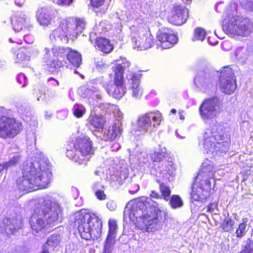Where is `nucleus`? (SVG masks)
Segmentation results:
<instances>
[{
    "label": "nucleus",
    "instance_id": "nucleus-1",
    "mask_svg": "<svg viewBox=\"0 0 253 253\" xmlns=\"http://www.w3.org/2000/svg\"><path fill=\"white\" fill-rule=\"evenodd\" d=\"M151 199L141 197L134 201L127 203L124 210V218H129L135 222L138 226L145 228L148 232H153L161 229L163 223L166 219V213L156 208L147 209Z\"/></svg>",
    "mask_w": 253,
    "mask_h": 253
},
{
    "label": "nucleus",
    "instance_id": "nucleus-2",
    "mask_svg": "<svg viewBox=\"0 0 253 253\" xmlns=\"http://www.w3.org/2000/svg\"><path fill=\"white\" fill-rule=\"evenodd\" d=\"M51 173L49 165L44 160L24 163L22 176L17 181L19 190L30 192L46 188L50 182Z\"/></svg>",
    "mask_w": 253,
    "mask_h": 253
},
{
    "label": "nucleus",
    "instance_id": "nucleus-3",
    "mask_svg": "<svg viewBox=\"0 0 253 253\" xmlns=\"http://www.w3.org/2000/svg\"><path fill=\"white\" fill-rule=\"evenodd\" d=\"M30 205L32 208L30 224L34 234L42 231L48 223L56 221L61 211L58 204L48 197L33 200Z\"/></svg>",
    "mask_w": 253,
    "mask_h": 253
},
{
    "label": "nucleus",
    "instance_id": "nucleus-4",
    "mask_svg": "<svg viewBox=\"0 0 253 253\" xmlns=\"http://www.w3.org/2000/svg\"><path fill=\"white\" fill-rule=\"evenodd\" d=\"M238 2V0H234L228 6L222 28L225 33L232 37H248L253 32V23L247 18L235 14Z\"/></svg>",
    "mask_w": 253,
    "mask_h": 253
},
{
    "label": "nucleus",
    "instance_id": "nucleus-5",
    "mask_svg": "<svg viewBox=\"0 0 253 253\" xmlns=\"http://www.w3.org/2000/svg\"><path fill=\"white\" fill-rule=\"evenodd\" d=\"M74 223L83 239L95 240L101 235L102 220L86 210H82L75 214Z\"/></svg>",
    "mask_w": 253,
    "mask_h": 253
},
{
    "label": "nucleus",
    "instance_id": "nucleus-6",
    "mask_svg": "<svg viewBox=\"0 0 253 253\" xmlns=\"http://www.w3.org/2000/svg\"><path fill=\"white\" fill-rule=\"evenodd\" d=\"M45 52L43 61L50 71H53L64 65V59L67 57L69 62L73 66L79 67L81 64L82 56L80 53L69 48L54 46L50 50L44 48Z\"/></svg>",
    "mask_w": 253,
    "mask_h": 253
},
{
    "label": "nucleus",
    "instance_id": "nucleus-7",
    "mask_svg": "<svg viewBox=\"0 0 253 253\" xmlns=\"http://www.w3.org/2000/svg\"><path fill=\"white\" fill-rule=\"evenodd\" d=\"M85 26L83 19H60L59 26L50 34L49 39L52 42L67 43L69 40L74 41L76 39L78 35L84 29Z\"/></svg>",
    "mask_w": 253,
    "mask_h": 253
},
{
    "label": "nucleus",
    "instance_id": "nucleus-8",
    "mask_svg": "<svg viewBox=\"0 0 253 253\" xmlns=\"http://www.w3.org/2000/svg\"><path fill=\"white\" fill-rule=\"evenodd\" d=\"M229 136L219 124L205 132L203 146L206 152L215 156L218 152H225L229 144Z\"/></svg>",
    "mask_w": 253,
    "mask_h": 253
},
{
    "label": "nucleus",
    "instance_id": "nucleus-9",
    "mask_svg": "<svg viewBox=\"0 0 253 253\" xmlns=\"http://www.w3.org/2000/svg\"><path fill=\"white\" fill-rule=\"evenodd\" d=\"M93 154L91 141L85 136L77 138L74 145V149H68L66 156L79 164H85Z\"/></svg>",
    "mask_w": 253,
    "mask_h": 253
},
{
    "label": "nucleus",
    "instance_id": "nucleus-10",
    "mask_svg": "<svg viewBox=\"0 0 253 253\" xmlns=\"http://www.w3.org/2000/svg\"><path fill=\"white\" fill-rule=\"evenodd\" d=\"M162 114L159 111L149 112L139 116L134 131L137 135L144 134L152 131L163 121Z\"/></svg>",
    "mask_w": 253,
    "mask_h": 253
},
{
    "label": "nucleus",
    "instance_id": "nucleus-11",
    "mask_svg": "<svg viewBox=\"0 0 253 253\" xmlns=\"http://www.w3.org/2000/svg\"><path fill=\"white\" fill-rule=\"evenodd\" d=\"M130 30L134 48L143 50L152 47L153 37L146 27L133 26Z\"/></svg>",
    "mask_w": 253,
    "mask_h": 253
},
{
    "label": "nucleus",
    "instance_id": "nucleus-12",
    "mask_svg": "<svg viewBox=\"0 0 253 253\" xmlns=\"http://www.w3.org/2000/svg\"><path fill=\"white\" fill-rule=\"evenodd\" d=\"M22 129L21 124L13 118H0V138H12Z\"/></svg>",
    "mask_w": 253,
    "mask_h": 253
},
{
    "label": "nucleus",
    "instance_id": "nucleus-13",
    "mask_svg": "<svg viewBox=\"0 0 253 253\" xmlns=\"http://www.w3.org/2000/svg\"><path fill=\"white\" fill-rule=\"evenodd\" d=\"M220 105V102L217 97H213L204 101L199 109L202 119L207 122L215 117L221 111Z\"/></svg>",
    "mask_w": 253,
    "mask_h": 253
},
{
    "label": "nucleus",
    "instance_id": "nucleus-14",
    "mask_svg": "<svg viewBox=\"0 0 253 253\" xmlns=\"http://www.w3.org/2000/svg\"><path fill=\"white\" fill-rule=\"evenodd\" d=\"M211 181L208 179L195 178L192 187L191 198L195 201L204 202L209 196Z\"/></svg>",
    "mask_w": 253,
    "mask_h": 253
},
{
    "label": "nucleus",
    "instance_id": "nucleus-15",
    "mask_svg": "<svg viewBox=\"0 0 253 253\" xmlns=\"http://www.w3.org/2000/svg\"><path fill=\"white\" fill-rule=\"evenodd\" d=\"M219 87L222 91L230 94L236 88V82L232 69L229 67H224L220 71Z\"/></svg>",
    "mask_w": 253,
    "mask_h": 253
},
{
    "label": "nucleus",
    "instance_id": "nucleus-16",
    "mask_svg": "<svg viewBox=\"0 0 253 253\" xmlns=\"http://www.w3.org/2000/svg\"><path fill=\"white\" fill-rule=\"evenodd\" d=\"M157 39V44L163 49L172 47L178 41L177 36L169 28H165L160 31Z\"/></svg>",
    "mask_w": 253,
    "mask_h": 253
},
{
    "label": "nucleus",
    "instance_id": "nucleus-17",
    "mask_svg": "<svg viewBox=\"0 0 253 253\" xmlns=\"http://www.w3.org/2000/svg\"><path fill=\"white\" fill-rule=\"evenodd\" d=\"M13 29L17 32L29 31L33 26L29 17L23 13L15 14L11 19Z\"/></svg>",
    "mask_w": 253,
    "mask_h": 253
},
{
    "label": "nucleus",
    "instance_id": "nucleus-18",
    "mask_svg": "<svg viewBox=\"0 0 253 253\" xmlns=\"http://www.w3.org/2000/svg\"><path fill=\"white\" fill-rule=\"evenodd\" d=\"M103 86L110 96L117 99H120L124 96L126 91L125 81L118 78L114 80L113 83L111 84L104 83Z\"/></svg>",
    "mask_w": 253,
    "mask_h": 253
},
{
    "label": "nucleus",
    "instance_id": "nucleus-19",
    "mask_svg": "<svg viewBox=\"0 0 253 253\" xmlns=\"http://www.w3.org/2000/svg\"><path fill=\"white\" fill-rule=\"evenodd\" d=\"M188 17V9L181 5H174L169 15V21L175 25H181Z\"/></svg>",
    "mask_w": 253,
    "mask_h": 253
},
{
    "label": "nucleus",
    "instance_id": "nucleus-20",
    "mask_svg": "<svg viewBox=\"0 0 253 253\" xmlns=\"http://www.w3.org/2000/svg\"><path fill=\"white\" fill-rule=\"evenodd\" d=\"M140 75L131 72H128L126 74V79L129 85V90L130 91L132 97L135 99H140L143 92L140 84Z\"/></svg>",
    "mask_w": 253,
    "mask_h": 253
},
{
    "label": "nucleus",
    "instance_id": "nucleus-21",
    "mask_svg": "<svg viewBox=\"0 0 253 253\" xmlns=\"http://www.w3.org/2000/svg\"><path fill=\"white\" fill-rule=\"evenodd\" d=\"M49 8L47 7L39 8L36 13V17L40 24L43 27H47L53 23L54 17L50 13Z\"/></svg>",
    "mask_w": 253,
    "mask_h": 253
},
{
    "label": "nucleus",
    "instance_id": "nucleus-22",
    "mask_svg": "<svg viewBox=\"0 0 253 253\" xmlns=\"http://www.w3.org/2000/svg\"><path fill=\"white\" fill-rule=\"evenodd\" d=\"M215 169L212 163L208 159L205 160L202 165L198 175L196 177L198 179H208L213 178Z\"/></svg>",
    "mask_w": 253,
    "mask_h": 253
},
{
    "label": "nucleus",
    "instance_id": "nucleus-23",
    "mask_svg": "<svg viewBox=\"0 0 253 253\" xmlns=\"http://www.w3.org/2000/svg\"><path fill=\"white\" fill-rule=\"evenodd\" d=\"M194 83L196 86L204 92L207 91L212 86V79L204 73H200L196 76Z\"/></svg>",
    "mask_w": 253,
    "mask_h": 253
},
{
    "label": "nucleus",
    "instance_id": "nucleus-24",
    "mask_svg": "<svg viewBox=\"0 0 253 253\" xmlns=\"http://www.w3.org/2000/svg\"><path fill=\"white\" fill-rule=\"evenodd\" d=\"M22 226V221L10 220L6 218L3 220V224L0 227V230L1 232L5 233L9 235L13 234L14 231L17 230Z\"/></svg>",
    "mask_w": 253,
    "mask_h": 253
},
{
    "label": "nucleus",
    "instance_id": "nucleus-25",
    "mask_svg": "<svg viewBox=\"0 0 253 253\" xmlns=\"http://www.w3.org/2000/svg\"><path fill=\"white\" fill-rule=\"evenodd\" d=\"M129 65V62L125 58L121 57L120 60H117V65L113 68L115 73L114 80L118 78L121 81H124L123 76L124 69L128 67Z\"/></svg>",
    "mask_w": 253,
    "mask_h": 253
},
{
    "label": "nucleus",
    "instance_id": "nucleus-26",
    "mask_svg": "<svg viewBox=\"0 0 253 253\" xmlns=\"http://www.w3.org/2000/svg\"><path fill=\"white\" fill-rule=\"evenodd\" d=\"M120 124L119 121L110 126L104 134V139L106 141H113L118 138L121 134Z\"/></svg>",
    "mask_w": 253,
    "mask_h": 253
},
{
    "label": "nucleus",
    "instance_id": "nucleus-27",
    "mask_svg": "<svg viewBox=\"0 0 253 253\" xmlns=\"http://www.w3.org/2000/svg\"><path fill=\"white\" fill-rule=\"evenodd\" d=\"M79 92L83 98L97 99L101 97L100 94L95 88L92 86L90 87L87 86H83L80 88Z\"/></svg>",
    "mask_w": 253,
    "mask_h": 253
},
{
    "label": "nucleus",
    "instance_id": "nucleus-28",
    "mask_svg": "<svg viewBox=\"0 0 253 253\" xmlns=\"http://www.w3.org/2000/svg\"><path fill=\"white\" fill-rule=\"evenodd\" d=\"M96 46L97 48L105 53H109L112 51L113 46L110 43V41L105 38H99L96 40Z\"/></svg>",
    "mask_w": 253,
    "mask_h": 253
},
{
    "label": "nucleus",
    "instance_id": "nucleus-29",
    "mask_svg": "<svg viewBox=\"0 0 253 253\" xmlns=\"http://www.w3.org/2000/svg\"><path fill=\"white\" fill-rule=\"evenodd\" d=\"M52 251H58L61 247V238L60 235L53 234L49 237L45 244Z\"/></svg>",
    "mask_w": 253,
    "mask_h": 253
},
{
    "label": "nucleus",
    "instance_id": "nucleus-30",
    "mask_svg": "<svg viewBox=\"0 0 253 253\" xmlns=\"http://www.w3.org/2000/svg\"><path fill=\"white\" fill-rule=\"evenodd\" d=\"M88 120L91 125L98 129H102L105 122V119L102 115H91Z\"/></svg>",
    "mask_w": 253,
    "mask_h": 253
},
{
    "label": "nucleus",
    "instance_id": "nucleus-31",
    "mask_svg": "<svg viewBox=\"0 0 253 253\" xmlns=\"http://www.w3.org/2000/svg\"><path fill=\"white\" fill-rule=\"evenodd\" d=\"M26 52L25 48L22 47L19 48L16 53L15 62L23 66L26 64V62L30 60V57L26 54Z\"/></svg>",
    "mask_w": 253,
    "mask_h": 253
},
{
    "label": "nucleus",
    "instance_id": "nucleus-32",
    "mask_svg": "<svg viewBox=\"0 0 253 253\" xmlns=\"http://www.w3.org/2000/svg\"><path fill=\"white\" fill-rule=\"evenodd\" d=\"M166 154V149L165 148L159 147L151 154V158L153 161L156 162H160L165 158Z\"/></svg>",
    "mask_w": 253,
    "mask_h": 253
},
{
    "label": "nucleus",
    "instance_id": "nucleus-33",
    "mask_svg": "<svg viewBox=\"0 0 253 253\" xmlns=\"http://www.w3.org/2000/svg\"><path fill=\"white\" fill-rule=\"evenodd\" d=\"M234 54L239 61L243 62L248 58L249 51L246 47H238L236 49Z\"/></svg>",
    "mask_w": 253,
    "mask_h": 253
},
{
    "label": "nucleus",
    "instance_id": "nucleus-34",
    "mask_svg": "<svg viewBox=\"0 0 253 253\" xmlns=\"http://www.w3.org/2000/svg\"><path fill=\"white\" fill-rule=\"evenodd\" d=\"M109 232L107 238L115 240L117 229L116 221L113 219H110L109 221Z\"/></svg>",
    "mask_w": 253,
    "mask_h": 253
},
{
    "label": "nucleus",
    "instance_id": "nucleus-35",
    "mask_svg": "<svg viewBox=\"0 0 253 253\" xmlns=\"http://www.w3.org/2000/svg\"><path fill=\"white\" fill-rule=\"evenodd\" d=\"M247 219H243V222L239 224L236 231V235L238 238H242L245 236L248 230L247 229Z\"/></svg>",
    "mask_w": 253,
    "mask_h": 253
},
{
    "label": "nucleus",
    "instance_id": "nucleus-36",
    "mask_svg": "<svg viewBox=\"0 0 253 253\" xmlns=\"http://www.w3.org/2000/svg\"><path fill=\"white\" fill-rule=\"evenodd\" d=\"M206 32L205 30L201 28H196L194 30V36L192 38L193 41H203L205 38Z\"/></svg>",
    "mask_w": 253,
    "mask_h": 253
},
{
    "label": "nucleus",
    "instance_id": "nucleus-37",
    "mask_svg": "<svg viewBox=\"0 0 253 253\" xmlns=\"http://www.w3.org/2000/svg\"><path fill=\"white\" fill-rule=\"evenodd\" d=\"M234 221L231 218L225 219L220 225L222 229L225 232H229L233 229Z\"/></svg>",
    "mask_w": 253,
    "mask_h": 253
},
{
    "label": "nucleus",
    "instance_id": "nucleus-38",
    "mask_svg": "<svg viewBox=\"0 0 253 253\" xmlns=\"http://www.w3.org/2000/svg\"><path fill=\"white\" fill-rule=\"evenodd\" d=\"M115 240L106 238L104 244V249L102 253H112L114 249Z\"/></svg>",
    "mask_w": 253,
    "mask_h": 253
},
{
    "label": "nucleus",
    "instance_id": "nucleus-39",
    "mask_svg": "<svg viewBox=\"0 0 253 253\" xmlns=\"http://www.w3.org/2000/svg\"><path fill=\"white\" fill-rule=\"evenodd\" d=\"M169 203L171 207L173 209L181 207L183 205L182 200L177 195L172 196Z\"/></svg>",
    "mask_w": 253,
    "mask_h": 253
},
{
    "label": "nucleus",
    "instance_id": "nucleus-40",
    "mask_svg": "<svg viewBox=\"0 0 253 253\" xmlns=\"http://www.w3.org/2000/svg\"><path fill=\"white\" fill-rule=\"evenodd\" d=\"M85 109L82 105L79 104H76L73 107V113L74 115L77 118L82 117L85 113Z\"/></svg>",
    "mask_w": 253,
    "mask_h": 253
},
{
    "label": "nucleus",
    "instance_id": "nucleus-41",
    "mask_svg": "<svg viewBox=\"0 0 253 253\" xmlns=\"http://www.w3.org/2000/svg\"><path fill=\"white\" fill-rule=\"evenodd\" d=\"M43 92V87L40 86V87H38L37 88H35L33 93L37 96L38 100H44L46 99V97Z\"/></svg>",
    "mask_w": 253,
    "mask_h": 253
},
{
    "label": "nucleus",
    "instance_id": "nucleus-42",
    "mask_svg": "<svg viewBox=\"0 0 253 253\" xmlns=\"http://www.w3.org/2000/svg\"><path fill=\"white\" fill-rule=\"evenodd\" d=\"M160 190L164 199L168 200L170 194V190L169 187L164 184L160 185Z\"/></svg>",
    "mask_w": 253,
    "mask_h": 253
},
{
    "label": "nucleus",
    "instance_id": "nucleus-43",
    "mask_svg": "<svg viewBox=\"0 0 253 253\" xmlns=\"http://www.w3.org/2000/svg\"><path fill=\"white\" fill-rule=\"evenodd\" d=\"M21 157L16 155L12 157L9 161L6 162L9 168L15 167L20 161Z\"/></svg>",
    "mask_w": 253,
    "mask_h": 253
},
{
    "label": "nucleus",
    "instance_id": "nucleus-44",
    "mask_svg": "<svg viewBox=\"0 0 253 253\" xmlns=\"http://www.w3.org/2000/svg\"><path fill=\"white\" fill-rule=\"evenodd\" d=\"M241 4L246 10L253 12V0H247Z\"/></svg>",
    "mask_w": 253,
    "mask_h": 253
},
{
    "label": "nucleus",
    "instance_id": "nucleus-45",
    "mask_svg": "<svg viewBox=\"0 0 253 253\" xmlns=\"http://www.w3.org/2000/svg\"><path fill=\"white\" fill-rule=\"evenodd\" d=\"M17 80L18 83L22 84V87H24L26 85L27 82V78L24 74H19L17 77Z\"/></svg>",
    "mask_w": 253,
    "mask_h": 253
},
{
    "label": "nucleus",
    "instance_id": "nucleus-46",
    "mask_svg": "<svg viewBox=\"0 0 253 253\" xmlns=\"http://www.w3.org/2000/svg\"><path fill=\"white\" fill-rule=\"evenodd\" d=\"M77 246L74 243L69 244L66 246V253H77Z\"/></svg>",
    "mask_w": 253,
    "mask_h": 253
},
{
    "label": "nucleus",
    "instance_id": "nucleus-47",
    "mask_svg": "<svg viewBox=\"0 0 253 253\" xmlns=\"http://www.w3.org/2000/svg\"><path fill=\"white\" fill-rule=\"evenodd\" d=\"M104 189H97L94 191L95 195L96 198L99 200H104L106 198V195L104 192Z\"/></svg>",
    "mask_w": 253,
    "mask_h": 253
},
{
    "label": "nucleus",
    "instance_id": "nucleus-48",
    "mask_svg": "<svg viewBox=\"0 0 253 253\" xmlns=\"http://www.w3.org/2000/svg\"><path fill=\"white\" fill-rule=\"evenodd\" d=\"M96 67L99 71H102L108 67V65L103 61L99 60L96 62Z\"/></svg>",
    "mask_w": 253,
    "mask_h": 253
},
{
    "label": "nucleus",
    "instance_id": "nucleus-49",
    "mask_svg": "<svg viewBox=\"0 0 253 253\" xmlns=\"http://www.w3.org/2000/svg\"><path fill=\"white\" fill-rule=\"evenodd\" d=\"M73 0H54L53 2L59 5H69Z\"/></svg>",
    "mask_w": 253,
    "mask_h": 253
},
{
    "label": "nucleus",
    "instance_id": "nucleus-50",
    "mask_svg": "<svg viewBox=\"0 0 253 253\" xmlns=\"http://www.w3.org/2000/svg\"><path fill=\"white\" fill-rule=\"evenodd\" d=\"M107 208L111 211H114L117 208L116 203L112 200L109 201L106 204Z\"/></svg>",
    "mask_w": 253,
    "mask_h": 253
},
{
    "label": "nucleus",
    "instance_id": "nucleus-51",
    "mask_svg": "<svg viewBox=\"0 0 253 253\" xmlns=\"http://www.w3.org/2000/svg\"><path fill=\"white\" fill-rule=\"evenodd\" d=\"M90 1L93 7H99L103 5L104 0H90Z\"/></svg>",
    "mask_w": 253,
    "mask_h": 253
},
{
    "label": "nucleus",
    "instance_id": "nucleus-52",
    "mask_svg": "<svg viewBox=\"0 0 253 253\" xmlns=\"http://www.w3.org/2000/svg\"><path fill=\"white\" fill-rule=\"evenodd\" d=\"M105 187L99 181L94 182L92 185V189L93 191L97 189H104Z\"/></svg>",
    "mask_w": 253,
    "mask_h": 253
},
{
    "label": "nucleus",
    "instance_id": "nucleus-53",
    "mask_svg": "<svg viewBox=\"0 0 253 253\" xmlns=\"http://www.w3.org/2000/svg\"><path fill=\"white\" fill-rule=\"evenodd\" d=\"M217 208V205L215 203H211L207 206V211L211 213L214 212Z\"/></svg>",
    "mask_w": 253,
    "mask_h": 253
},
{
    "label": "nucleus",
    "instance_id": "nucleus-54",
    "mask_svg": "<svg viewBox=\"0 0 253 253\" xmlns=\"http://www.w3.org/2000/svg\"><path fill=\"white\" fill-rule=\"evenodd\" d=\"M9 169L8 166L7 165L6 162H2L0 163V173H2L3 171H6L7 169Z\"/></svg>",
    "mask_w": 253,
    "mask_h": 253
},
{
    "label": "nucleus",
    "instance_id": "nucleus-55",
    "mask_svg": "<svg viewBox=\"0 0 253 253\" xmlns=\"http://www.w3.org/2000/svg\"><path fill=\"white\" fill-rule=\"evenodd\" d=\"M24 39L28 43H32L34 42V38L32 35H27L24 36Z\"/></svg>",
    "mask_w": 253,
    "mask_h": 253
},
{
    "label": "nucleus",
    "instance_id": "nucleus-56",
    "mask_svg": "<svg viewBox=\"0 0 253 253\" xmlns=\"http://www.w3.org/2000/svg\"><path fill=\"white\" fill-rule=\"evenodd\" d=\"M53 251L51 249H49L46 244H44L42 247V251L41 253H53Z\"/></svg>",
    "mask_w": 253,
    "mask_h": 253
},
{
    "label": "nucleus",
    "instance_id": "nucleus-57",
    "mask_svg": "<svg viewBox=\"0 0 253 253\" xmlns=\"http://www.w3.org/2000/svg\"><path fill=\"white\" fill-rule=\"evenodd\" d=\"M139 189V186L137 184H134L132 185V187L129 190L130 193H134L138 191Z\"/></svg>",
    "mask_w": 253,
    "mask_h": 253
},
{
    "label": "nucleus",
    "instance_id": "nucleus-58",
    "mask_svg": "<svg viewBox=\"0 0 253 253\" xmlns=\"http://www.w3.org/2000/svg\"><path fill=\"white\" fill-rule=\"evenodd\" d=\"M120 145L117 142H114L111 145V149L113 151H117L120 148Z\"/></svg>",
    "mask_w": 253,
    "mask_h": 253
},
{
    "label": "nucleus",
    "instance_id": "nucleus-59",
    "mask_svg": "<svg viewBox=\"0 0 253 253\" xmlns=\"http://www.w3.org/2000/svg\"><path fill=\"white\" fill-rule=\"evenodd\" d=\"M115 115L116 117L118 118L119 120H118V122H120V119H122L123 117V114L119 110H117L116 112L115 113Z\"/></svg>",
    "mask_w": 253,
    "mask_h": 253
},
{
    "label": "nucleus",
    "instance_id": "nucleus-60",
    "mask_svg": "<svg viewBox=\"0 0 253 253\" xmlns=\"http://www.w3.org/2000/svg\"><path fill=\"white\" fill-rule=\"evenodd\" d=\"M28 111H29L28 108H25L24 110H23L22 107H21L18 109L19 113L22 115H27V114L28 113Z\"/></svg>",
    "mask_w": 253,
    "mask_h": 253
},
{
    "label": "nucleus",
    "instance_id": "nucleus-61",
    "mask_svg": "<svg viewBox=\"0 0 253 253\" xmlns=\"http://www.w3.org/2000/svg\"><path fill=\"white\" fill-rule=\"evenodd\" d=\"M173 169L171 166H170V169L169 168L168 169H165L163 171L164 174H168V175H171L173 172Z\"/></svg>",
    "mask_w": 253,
    "mask_h": 253
},
{
    "label": "nucleus",
    "instance_id": "nucleus-62",
    "mask_svg": "<svg viewBox=\"0 0 253 253\" xmlns=\"http://www.w3.org/2000/svg\"><path fill=\"white\" fill-rule=\"evenodd\" d=\"M180 119L184 120L185 119L184 115L185 114V111L184 110H179L178 112Z\"/></svg>",
    "mask_w": 253,
    "mask_h": 253
},
{
    "label": "nucleus",
    "instance_id": "nucleus-63",
    "mask_svg": "<svg viewBox=\"0 0 253 253\" xmlns=\"http://www.w3.org/2000/svg\"><path fill=\"white\" fill-rule=\"evenodd\" d=\"M150 196H151V197L153 198H158L159 197V195L157 193H156L154 191H152L151 192Z\"/></svg>",
    "mask_w": 253,
    "mask_h": 253
},
{
    "label": "nucleus",
    "instance_id": "nucleus-64",
    "mask_svg": "<svg viewBox=\"0 0 253 253\" xmlns=\"http://www.w3.org/2000/svg\"><path fill=\"white\" fill-rule=\"evenodd\" d=\"M51 115H52V114L50 112H46L45 113L44 116H45V119H48L51 117Z\"/></svg>",
    "mask_w": 253,
    "mask_h": 253
}]
</instances>
